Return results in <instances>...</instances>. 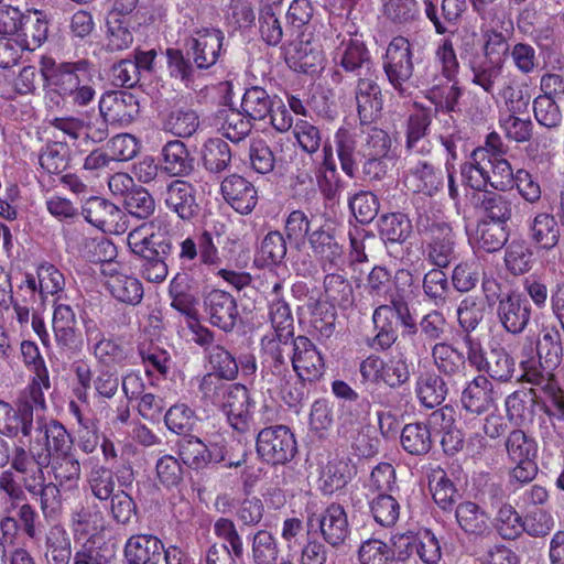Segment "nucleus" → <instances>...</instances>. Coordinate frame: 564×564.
Returning a JSON list of instances; mask_svg holds the SVG:
<instances>
[{"label": "nucleus", "instance_id": "obj_21", "mask_svg": "<svg viewBox=\"0 0 564 564\" xmlns=\"http://www.w3.org/2000/svg\"><path fill=\"white\" fill-rule=\"evenodd\" d=\"M404 184L413 193L431 196L443 186V173L431 163L420 161L408 170Z\"/></svg>", "mask_w": 564, "mask_h": 564}, {"label": "nucleus", "instance_id": "obj_37", "mask_svg": "<svg viewBox=\"0 0 564 564\" xmlns=\"http://www.w3.org/2000/svg\"><path fill=\"white\" fill-rule=\"evenodd\" d=\"M530 237L541 248H554L560 239V227L556 219L546 213L538 214L530 224Z\"/></svg>", "mask_w": 564, "mask_h": 564}, {"label": "nucleus", "instance_id": "obj_57", "mask_svg": "<svg viewBox=\"0 0 564 564\" xmlns=\"http://www.w3.org/2000/svg\"><path fill=\"white\" fill-rule=\"evenodd\" d=\"M536 350L540 358H545L550 366H556L562 354L560 332L555 327H544L541 330Z\"/></svg>", "mask_w": 564, "mask_h": 564}, {"label": "nucleus", "instance_id": "obj_43", "mask_svg": "<svg viewBox=\"0 0 564 564\" xmlns=\"http://www.w3.org/2000/svg\"><path fill=\"white\" fill-rule=\"evenodd\" d=\"M495 525L503 539H516L527 529L521 516L509 503H502L498 508Z\"/></svg>", "mask_w": 564, "mask_h": 564}, {"label": "nucleus", "instance_id": "obj_24", "mask_svg": "<svg viewBox=\"0 0 564 564\" xmlns=\"http://www.w3.org/2000/svg\"><path fill=\"white\" fill-rule=\"evenodd\" d=\"M47 37V22L39 11L29 12L21 22L14 44L20 51H34L40 47Z\"/></svg>", "mask_w": 564, "mask_h": 564}, {"label": "nucleus", "instance_id": "obj_18", "mask_svg": "<svg viewBox=\"0 0 564 564\" xmlns=\"http://www.w3.org/2000/svg\"><path fill=\"white\" fill-rule=\"evenodd\" d=\"M163 551V543L156 536L137 534L128 539L124 556L129 564H159Z\"/></svg>", "mask_w": 564, "mask_h": 564}, {"label": "nucleus", "instance_id": "obj_63", "mask_svg": "<svg viewBox=\"0 0 564 564\" xmlns=\"http://www.w3.org/2000/svg\"><path fill=\"white\" fill-rule=\"evenodd\" d=\"M485 370L494 379L507 381L514 371V361L503 348H492Z\"/></svg>", "mask_w": 564, "mask_h": 564}, {"label": "nucleus", "instance_id": "obj_14", "mask_svg": "<svg viewBox=\"0 0 564 564\" xmlns=\"http://www.w3.org/2000/svg\"><path fill=\"white\" fill-rule=\"evenodd\" d=\"M224 33L220 30L205 28L192 36V55L199 68H208L217 61L221 52Z\"/></svg>", "mask_w": 564, "mask_h": 564}, {"label": "nucleus", "instance_id": "obj_30", "mask_svg": "<svg viewBox=\"0 0 564 564\" xmlns=\"http://www.w3.org/2000/svg\"><path fill=\"white\" fill-rule=\"evenodd\" d=\"M356 100L358 113L362 122L375 120L382 109L379 86L371 79H360L357 86Z\"/></svg>", "mask_w": 564, "mask_h": 564}, {"label": "nucleus", "instance_id": "obj_10", "mask_svg": "<svg viewBox=\"0 0 564 564\" xmlns=\"http://www.w3.org/2000/svg\"><path fill=\"white\" fill-rule=\"evenodd\" d=\"M85 219L109 234H120L127 228L123 213L115 204L100 197L88 199L83 207Z\"/></svg>", "mask_w": 564, "mask_h": 564}, {"label": "nucleus", "instance_id": "obj_3", "mask_svg": "<svg viewBox=\"0 0 564 564\" xmlns=\"http://www.w3.org/2000/svg\"><path fill=\"white\" fill-rule=\"evenodd\" d=\"M422 47L404 36H395L389 43L383 58V69L390 84L401 93L413 75V59H420Z\"/></svg>", "mask_w": 564, "mask_h": 564}, {"label": "nucleus", "instance_id": "obj_40", "mask_svg": "<svg viewBox=\"0 0 564 564\" xmlns=\"http://www.w3.org/2000/svg\"><path fill=\"white\" fill-rule=\"evenodd\" d=\"M274 97L271 98L261 87H251L246 90L241 108L246 117L251 120H263L272 108Z\"/></svg>", "mask_w": 564, "mask_h": 564}, {"label": "nucleus", "instance_id": "obj_53", "mask_svg": "<svg viewBox=\"0 0 564 564\" xmlns=\"http://www.w3.org/2000/svg\"><path fill=\"white\" fill-rule=\"evenodd\" d=\"M198 126L199 119L197 113L189 109L174 110L165 121V128L173 134L182 138L191 137Z\"/></svg>", "mask_w": 564, "mask_h": 564}, {"label": "nucleus", "instance_id": "obj_61", "mask_svg": "<svg viewBox=\"0 0 564 564\" xmlns=\"http://www.w3.org/2000/svg\"><path fill=\"white\" fill-rule=\"evenodd\" d=\"M432 356L438 370L446 375L458 372L464 365L460 352L444 343L434 346Z\"/></svg>", "mask_w": 564, "mask_h": 564}, {"label": "nucleus", "instance_id": "obj_64", "mask_svg": "<svg viewBox=\"0 0 564 564\" xmlns=\"http://www.w3.org/2000/svg\"><path fill=\"white\" fill-rule=\"evenodd\" d=\"M126 208L138 218H148L155 210V200L143 187L134 188L127 194Z\"/></svg>", "mask_w": 564, "mask_h": 564}, {"label": "nucleus", "instance_id": "obj_54", "mask_svg": "<svg viewBox=\"0 0 564 564\" xmlns=\"http://www.w3.org/2000/svg\"><path fill=\"white\" fill-rule=\"evenodd\" d=\"M251 119L236 109H226L223 113L221 131L223 134L234 141L242 140L250 131Z\"/></svg>", "mask_w": 564, "mask_h": 564}, {"label": "nucleus", "instance_id": "obj_52", "mask_svg": "<svg viewBox=\"0 0 564 564\" xmlns=\"http://www.w3.org/2000/svg\"><path fill=\"white\" fill-rule=\"evenodd\" d=\"M430 489L434 501L442 509H447L454 502L456 488L443 469L433 470L430 476Z\"/></svg>", "mask_w": 564, "mask_h": 564}, {"label": "nucleus", "instance_id": "obj_29", "mask_svg": "<svg viewBox=\"0 0 564 564\" xmlns=\"http://www.w3.org/2000/svg\"><path fill=\"white\" fill-rule=\"evenodd\" d=\"M323 61L319 45L311 41L296 42L286 52V62L297 72H314L322 66Z\"/></svg>", "mask_w": 564, "mask_h": 564}, {"label": "nucleus", "instance_id": "obj_5", "mask_svg": "<svg viewBox=\"0 0 564 564\" xmlns=\"http://www.w3.org/2000/svg\"><path fill=\"white\" fill-rule=\"evenodd\" d=\"M257 453L268 464L283 465L296 454L295 437L284 425L265 427L258 434Z\"/></svg>", "mask_w": 564, "mask_h": 564}, {"label": "nucleus", "instance_id": "obj_55", "mask_svg": "<svg viewBox=\"0 0 564 564\" xmlns=\"http://www.w3.org/2000/svg\"><path fill=\"white\" fill-rule=\"evenodd\" d=\"M393 557V552L380 539L370 538L364 541L358 550L360 564H387Z\"/></svg>", "mask_w": 564, "mask_h": 564}, {"label": "nucleus", "instance_id": "obj_19", "mask_svg": "<svg viewBox=\"0 0 564 564\" xmlns=\"http://www.w3.org/2000/svg\"><path fill=\"white\" fill-rule=\"evenodd\" d=\"M316 521L324 540L333 546L343 544L349 535L347 514L339 505L328 506Z\"/></svg>", "mask_w": 564, "mask_h": 564}, {"label": "nucleus", "instance_id": "obj_26", "mask_svg": "<svg viewBox=\"0 0 564 564\" xmlns=\"http://www.w3.org/2000/svg\"><path fill=\"white\" fill-rule=\"evenodd\" d=\"M356 467L347 456H337L327 462L321 474L322 489L325 494L344 488L355 476Z\"/></svg>", "mask_w": 564, "mask_h": 564}, {"label": "nucleus", "instance_id": "obj_49", "mask_svg": "<svg viewBox=\"0 0 564 564\" xmlns=\"http://www.w3.org/2000/svg\"><path fill=\"white\" fill-rule=\"evenodd\" d=\"M115 556L113 547L96 540H87L75 553L74 564H108Z\"/></svg>", "mask_w": 564, "mask_h": 564}, {"label": "nucleus", "instance_id": "obj_6", "mask_svg": "<svg viewBox=\"0 0 564 564\" xmlns=\"http://www.w3.org/2000/svg\"><path fill=\"white\" fill-rule=\"evenodd\" d=\"M506 448L508 458L514 464L511 477L519 482L531 481L538 473L535 441L524 432L516 430L508 435Z\"/></svg>", "mask_w": 564, "mask_h": 564}, {"label": "nucleus", "instance_id": "obj_20", "mask_svg": "<svg viewBox=\"0 0 564 564\" xmlns=\"http://www.w3.org/2000/svg\"><path fill=\"white\" fill-rule=\"evenodd\" d=\"M164 203L182 219H191L198 212L193 186L182 180L169 184L164 193Z\"/></svg>", "mask_w": 564, "mask_h": 564}, {"label": "nucleus", "instance_id": "obj_58", "mask_svg": "<svg viewBox=\"0 0 564 564\" xmlns=\"http://www.w3.org/2000/svg\"><path fill=\"white\" fill-rule=\"evenodd\" d=\"M360 153L362 156L393 158L392 139L384 130L372 128L367 133Z\"/></svg>", "mask_w": 564, "mask_h": 564}, {"label": "nucleus", "instance_id": "obj_13", "mask_svg": "<svg viewBox=\"0 0 564 564\" xmlns=\"http://www.w3.org/2000/svg\"><path fill=\"white\" fill-rule=\"evenodd\" d=\"M497 315L506 330L518 334L530 321V306L522 294L511 291L500 296Z\"/></svg>", "mask_w": 564, "mask_h": 564}, {"label": "nucleus", "instance_id": "obj_34", "mask_svg": "<svg viewBox=\"0 0 564 564\" xmlns=\"http://www.w3.org/2000/svg\"><path fill=\"white\" fill-rule=\"evenodd\" d=\"M455 517L458 525L468 534H482L489 528L486 511L473 501H463L456 507Z\"/></svg>", "mask_w": 564, "mask_h": 564}, {"label": "nucleus", "instance_id": "obj_59", "mask_svg": "<svg viewBox=\"0 0 564 564\" xmlns=\"http://www.w3.org/2000/svg\"><path fill=\"white\" fill-rule=\"evenodd\" d=\"M164 421L170 431L181 434L193 429L196 415L185 403H176L167 410Z\"/></svg>", "mask_w": 564, "mask_h": 564}, {"label": "nucleus", "instance_id": "obj_33", "mask_svg": "<svg viewBox=\"0 0 564 564\" xmlns=\"http://www.w3.org/2000/svg\"><path fill=\"white\" fill-rule=\"evenodd\" d=\"M44 466L50 467L61 488L74 489L77 487L80 478V464L72 453L48 459Z\"/></svg>", "mask_w": 564, "mask_h": 564}, {"label": "nucleus", "instance_id": "obj_50", "mask_svg": "<svg viewBox=\"0 0 564 564\" xmlns=\"http://www.w3.org/2000/svg\"><path fill=\"white\" fill-rule=\"evenodd\" d=\"M414 550L424 564H438L442 557L441 545L435 534L422 529L415 532Z\"/></svg>", "mask_w": 564, "mask_h": 564}, {"label": "nucleus", "instance_id": "obj_45", "mask_svg": "<svg viewBox=\"0 0 564 564\" xmlns=\"http://www.w3.org/2000/svg\"><path fill=\"white\" fill-rule=\"evenodd\" d=\"M379 231L387 241L402 242L411 234V224L405 215L392 213L381 217Z\"/></svg>", "mask_w": 564, "mask_h": 564}, {"label": "nucleus", "instance_id": "obj_39", "mask_svg": "<svg viewBox=\"0 0 564 564\" xmlns=\"http://www.w3.org/2000/svg\"><path fill=\"white\" fill-rule=\"evenodd\" d=\"M507 238V231L502 224L482 221L476 228L473 242L479 249L495 252L502 248Z\"/></svg>", "mask_w": 564, "mask_h": 564}, {"label": "nucleus", "instance_id": "obj_31", "mask_svg": "<svg viewBox=\"0 0 564 564\" xmlns=\"http://www.w3.org/2000/svg\"><path fill=\"white\" fill-rule=\"evenodd\" d=\"M130 26L131 21L128 15L110 12L106 23V47L112 52L130 47L133 42Z\"/></svg>", "mask_w": 564, "mask_h": 564}, {"label": "nucleus", "instance_id": "obj_48", "mask_svg": "<svg viewBox=\"0 0 564 564\" xmlns=\"http://www.w3.org/2000/svg\"><path fill=\"white\" fill-rule=\"evenodd\" d=\"M460 97V88L454 78H445L440 85H434L427 93V98L437 110L453 111Z\"/></svg>", "mask_w": 564, "mask_h": 564}, {"label": "nucleus", "instance_id": "obj_60", "mask_svg": "<svg viewBox=\"0 0 564 564\" xmlns=\"http://www.w3.org/2000/svg\"><path fill=\"white\" fill-rule=\"evenodd\" d=\"M383 366L382 384L397 388L409 380L410 369L402 354L399 352L387 360L383 359Z\"/></svg>", "mask_w": 564, "mask_h": 564}, {"label": "nucleus", "instance_id": "obj_62", "mask_svg": "<svg viewBox=\"0 0 564 564\" xmlns=\"http://www.w3.org/2000/svg\"><path fill=\"white\" fill-rule=\"evenodd\" d=\"M484 302L479 297H465L457 308L460 326L467 332L474 330L484 317Z\"/></svg>", "mask_w": 564, "mask_h": 564}, {"label": "nucleus", "instance_id": "obj_22", "mask_svg": "<svg viewBox=\"0 0 564 564\" xmlns=\"http://www.w3.org/2000/svg\"><path fill=\"white\" fill-rule=\"evenodd\" d=\"M33 406L21 403L17 410L0 401V434L13 437L20 432L28 436L32 430Z\"/></svg>", "mask_w": 564, "mask_h": 564}, {"label": "nucleus", "instance_id": "obj_9", "mask_svg": "<svg viewBox=\"0 0 564 564\" xmlns=\"http://www.w3.org/2000/svg\"><path fill=\"white\" fill-rule=\"evenodd\" d=\"M102 274L107 279V286L118 301L127 304H138L143 296L141 282L128 274L118 262H109L102 268Z\"/></svg>", "mask_w": 564, "mask_h": 564}, {"label": "nucleus", "instance_id": "obj_17", "mask_svg": "<svg viewBox=\"0 0 564 564\" xmlns=\"http://www.w3.org/2000/svg\"><path fill=\"white\" fill-rule=\"evenodd\" d=\"M221 193L230 206L240 214L251 213L258 202L254 186L239 175L226 177L221 183Z\"/></svg>", "mask_w": 564, "mask_h": 564}, {"label": "nucleus", "instance_id": "obj_2", "mask_svg": "<svg viewBox=\"0 0 564 564\" xmlns=\"http://www.w3.org/2000/svg\"><path fill=\"white\" fill-rule=\"evenodd\" d=\"M41 74L45 82L46 97L56 106L65 98L84 106L95 97L91 70L86 63H56L51 57H43Z\"/></svg>", "mask_w": 564, "mask_h": 564}, {"label": "nucleus", "instance_id": "obj_46", "mask_svg": "<svg viewBox=\"0 0 564 564\" xmlns=\"http://www.w3.org/2000/svg\"><path fill=\"white\" fill-rule=\"evenodd\" d=\"M276 539L268 531H258L252 539V560L254 564H274L279 557Z\"/></svg>", "mask_w": 564, "mask_h": 564}, {"label": "nucleus", "instance_id": "obj_15", "mask_svg": "<svg viewBox=\"0 0 564 564\" xmlns=\"http://www.w3.org/2000/svg\"><path fill=\"white\" fill-rule=\"evenodd\" d=\"M223 408L230 425L237 431H245L251 419V402L248 390L240 384H231L224 393Z\"/></svg>", "mask_w": 564, "mask_h": 564}, {"label": "nucleus", "instance_id": "obj_44", "mask_svg": "<svg viewBox=\"0 0 564 564\" xmlns=\"http://www.w3.org/2000/svg\"><path fill=\"white\" fill-rule=\"evenodd\" d=\"M335 143L341 170L352 177L356 170V134L341 128L335 135Z\"/></svg>", "mask_w": 564, "mask_h": 564}, {"label": "nucleus", "instance_id": "obj_7", "mask_svg": "<svg viewBox=\"0 0 564 564\" xmlns=\"http://www.w3.org/2000/svg\"><path fill=\"white\" fill-rule=\"evenodd\" d=\"M52 330L57 347L63 352H75L82 346V334L72 306L63 303L54 305Z\"/></svg>", "mask_w": 564, "mask_h": 564}, {"label": "nucleus", "instance_id": "obj_4", "mask_svg": "<svg viewBox=\"0 0 564 564\" xmlns=\"http://www.w3.org/2000/svg\"><path fill=\"white\" fill-rule=\"evenodd\" d=\"M169 224L165 218L158 217L131 230L127 242L131 251L142 258L165 256L171 250Z\"/></svg>", "mask_w": 564, "mask_h": 564}, {"label": "nucleus", "instance_id": "obj_16", "mask_svg": "<svg viewBox=\"0 0 564 564\" xmlns=\"http://www.w3.org/2000/svg\"><path fill=\"white\" fill-rule=\"evenodd\" d=\"M497 399L492 383L485 376L474 378L462 393L464 409L475 414H482L495 408Z\"/></svg>", "mask_w": 564, "mask_h": 564}, {"label": "nucleus", "instance_id": "obj_12", "mask_svg": "<svg viewBox=\"0 0 564 564\" xmlns=\"http://www.w3.org/2000/svg\"><path fill=\"white\" fill-rule=\"evenodd\" d=\"M292 365L299 378L304 381L318 380L325 368L321 352L308 338L303 336L293 341Z\"/></svg>", "mask_w": 564, "mask_h": 564}, {"label": "nucleus", "instance_id": "obj_35", "mask_svg": "<svg viewBox=\"0 0 564 564\" xmlns=\"http://www.w3.org/2000/svg\"><path fill=\"white\" fill-rule=\"evenodd\" d=\"M335 61L347 72H354L369 62L365 43L357 37L344 39L335 53Z\"/></svg>", "mask_w": 564, "mask_h": 564}, {"label": "nucleus", "instance_id": "obj_1", "mask_svg": "<svg viewBox=\"0 0 564 564\" xmlns=\"http://www.w3.org/2000/svg\"><path fill=\"white\" fill-rule=\"evenodd\" d=\"M484 21L481 32L464 28L459 33V48L467 58L473 72V83L486 93L492 94L502 80L503 66L509 53V44L495 28L503 26L507 14L503 9L492 7L478 12Z\"/></svg>", "mask_w": 564, "mask_h": 564}, {"label": "nucleus", "instance_id": "obj_27", "mask_svg": "<svg viewBox=\"0 0 564 564\" xmlns=\"http://www.w3.org/2000/svg\"><path fill=\"white\" fill-rule=\"evenodd\" d=\"M491 155L485 148L475 149L462 167L463 181L474 189H485L489 183Z\"/></svg>", "mask_w": 564, "mask_h": 564}, {"label": "nucleus", "instance_id": "obj_56", "mask_svg": "<svg viewBox=\"0 0 564 564\" xmlns=\"http://www.w3.org/2000/svg\"><path fill=\"white\" fill-rule=\"evenodd\" d=\"M286 254L283 236L278 231L269 232L261 242L258 260L264 265L280 263Z\"/></svg>", "mask_w": 564, "mask_h": 564}, {"label": "nucleus", "instance_id": "obj_32", "mask_svg": "<svg viewBox=\"0 0 564 564\" xmlns=\"http://www.w3.org/2000/svg\"><path fill=\"white\" fill-rule=\"evenodd\" d=\"M45 453H33L37 467H43L48 459L72 453L73 442L67 431L59 424H53L46 430Z\"/></svg>", "mask_w": 564, "mask_h": 564}, {"label": "nucleus", "instance_id": "obj_25", "mask_svg": "<svg viewBox=\"0 0 564 564\" xmlns=\"http://www.w3.org/2000/svg\"><path fill=\"white\" fill-rule=\"evenodd\" d=\"M454 411L443 408L433 412L430 416V425L437 430L441 436V444L447 454H455L463 448L464 440L460 431L454 426Z\"/></svg>", "mask_w": 564, "mask_h": 564}, {"label": "nucleus", "instance_id": "obj_41", "mask_svg": "<svg viewBox=\"0 0 564 564\" xmlns=\"http://www.w3.org/2000/svg\"><path fill=\"white\" fill-rule=\"evenodd\" d=\"M308 242L315 253L322 261L337 264L343 256V250L335 237L329 232L319 228L314 230Z\"/></svg>", "mask_w": 564, "mask_h": 564}, {"label": "nucleus", "instance_id": "obj_8", "mask_svg": "<svg viewBox=\"0 0 564 564\" xmlns=\"http://www.w3.org/2000/svg\"><path fill=\"white\" fill-rule=\"evenodd\" d=\"M139 101L129 91H112L102 95L99 110L105 121L111 124L127 126L139 113Z\"/></svg>", "mask_w": 564, "mask_h": 564}, {"label": "nucleus", "instance_id": "obj_47", "mask_svg": "<svg viewBox=\"0 0 564 564\" xmlns=\"http://www.w3.org/2000/svg\"><path fill=\"white\" fill-rule=\"evenodd\" d=\"M203 162L212 172H220L230 162L231 153L227 142L220 139L208 140L202 151Z\"/></svg>", "mask_w": 564, "mask_h": 564}, {"label": "nucleus", "instance_id": "obj_42", "mask_svg": "<svg viewBox=\"0 0 564 564\" xmlns=\"http://www.w3.org/2000/svg\"><path fill=\"white\" fill-rule=\"evenodd\" d=\"M415 391L420 402L426 408L440 405L447 393L444 380L436 375L421 377L417 380Z\"/></svg>", "mask_w": 564, "mask_h": 564}, {"label": "nucleus", "instance_id": "obj_28", "mask_svg": "<svg viewBox=\"0 0 564 564\" xmlns=\"http://www.w3.org/2000/svg\"><path fill=\"white\" fill-rule=\"evenodd\" d=\"M37 286L41 294L53 295L63 290L64 276L54 265L41 264L37 269V282L34 276L28 274L20 289L34 296Z\"/></svg>", "mask_w": 564, "mask_h": 564}, {"label": "nucleus", "instance_id": "obj_38", "mask_svg": "<svg viewBox=\"0 0 564 564\" xmlns=\"http://www.w3.org/2000/svg\"><path fill=\"white\" fill-rule=\"evenodd\" d=\"M403 448L412 455L426 454L432 447V435L423 423L406 424L401 433Z\"/></svg>", "mask_w": 564, "mask_h": 564}, {"label": "nucleus", "instance_id": "obj_23", "mask_svg": "<svg viewBox=\"0 0 564 564\" xmlns=\"http://www.w3.org/2000/svg\"><path fill=\"white\" fill-rule=\"evenodd\" d=\"M210 323L224 330H230L237 321L238 311L235 299L227 292L214 290L206 301Z\"/></svg>", "mask_w": 564, "mask_h": 564}, {"label": "nucleus", "instance_id": "obj_36", "mask_svg": "<svg viewBox=\"0 0 564 564\" xmlns=\"http://www.w3.org/2000/svg\"><path fill=\"white\" fill-rule=\"evenodd\" d=\"M163 169L173 176L186 175L193 170V160L181 141L167 142L163 150Z\"/></svg>", "mask_w": 564, "mask_h": 564}, {"label": "nucleus", "instance_id": "obj_11", "mask_svg": "<svg viewBox=\"0 0 564 564\" xmlns=\"http://www.w3.org/2000/svg\"><path fill=\"white\" fill-rule=\"evenodd\" d=\"M180 455L183 463L193 468H203L209 463H225L227 467H238L241 460L226 459L223 447L212 445L208 447L199 438L191 436L180 444Z\"/></svg>", "mask_w": 564, "mask_h": 564}, {"label": "nucleus", "instance_id": "obj_51", "mask_svg": "<svg viewBox=\"0 0 564 564\" xmlns=\"http://www.w3.org/2000/svg\"><path fill=\"white\" fill-rule=\"evenodd\" d=\"M532 257L531 249L524 242L513 241L506 249L505 263L512 274H523L531 269Z\"/></svg>", "mask_w": 564, "mask_h": 564}]
</instances>
